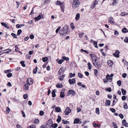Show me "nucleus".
Listing matches in <instances>:
<instances>
[{"instance_id": "1", "label": "nucleus", "mask_w": 128, "mask_h": 128, "mask_svg": "<svg viewBox=\"0 0 128 128\" xmlns=\"http://www.w3.org/2000/svg\"><path fill=\"white\" fill-rule=\"evenodd\" d=\"M68 28V25H66L64 26L62 29L60 30L59 32L62 37H64L66 35Z\"/></svg>"}, {"instance_id": "2", "label": "nucleus", "mask_w": 128, "mask_h": 128, "mask_svg": "<svg viewBox=\"0 0 128 128\" xmlns=\"http://www.w3.org/2000/svg\"><path fill=\"white\" fill-rule=\"evenodd\" d=\"M80 4L79 0H73L72 7L74 8H75L77 7Z\"/></svg>"}, {"instance_id": "3", "label": "nucleus", "mask_w": 128, "mask_h": 128, "mask_svg": "<svg viewBox=\"0 0 128 128\" xmlns=\"http://www.w3.org/2000/svg\"><path fill=\"white\" fill-rule=\"evenodd\" d=\"M90 56L91 58L93 63L96 62L97 59L95 55L94 54H90Z\"/></svg>"}, {"instance_id": "4", "label": "nucleus", "mask_w": 128, "mask_h": 128, "mask_svg": "<svg viewBox=\"0 0 128 128\" xmlns=\"http://www.w3.org/2000/svg\"><path fill=\"white\" fill-rule=\"evenodd\" d=\"M71 110L68 107H67L64 111L65 115H68L69 113L71 112Z\"/></svg>"}, {"instance_id": "5", "label": "nucleus", "mask_w": 128, "mask_h": 128, "mask_svg": "<svg viewBox=\"0 0 128 128\" xmlns=\"http://www.w3.org/2000/svg\"><path fill=\"white\" fill-rule=\"evenodd\" d=\"M27 84L29 85H32L33 83V81L32 79L31 78H28L27 81Z\"/></svg>"}, {"instance_id": "6", "label": "nucleus", "mask_w": 128, "mask_h": 128, "mask_svg": "<svg viewBox=\"0 0 128 128\" xmlns=\"http://www.w3.org/2000/svg\"><path fill=\"white\" fill-rule=\"evenodd\" d=\"M93 65L97 68H99L100 67V65L99 62H94L93 63Z\"/></svg>"}, {"instance_id": "7", "label": "nucleus", "mask_w": 128, "mask_h": 128, "mask_svg": "<svg viewBox=\"0 0 128 128\" xmlns=\"http://www.w3.org/2000/svg\"><path fill=\"white\" fill-rule=\"evenodd\" d=\"M120 52L118 50H116L115 51V53H114L113 55L116 57L119 58L120 56Z\"/></svg>"}, {"instance_id": "8", "label": "nucleus", "mask_w": 128, "mask_h": 128, "mask_svg": "<svg viewBox=\"0 0 128 128\" xmlns=\"http://www.w3.org/2000/svg\"><path fill=\"white\" fill-rule=\"evenodd\" d=\"M82 123V122L78 118L75 119L74 122V124L78 123L80 124Z\"/></svg>"}, {"instance_id": "9", "label": "nucleus", "mask_w": 128, "mask_h": 128, "mask_svg": "<svg viewBox=\"0 0 128 128\" xmlns=\"http://www.w3.org/2000/svg\"><path fill=\"white\" fill-rule=\"evenodd\" d=\"M75 94V92L72 90H70L68 92V96L71 94L72 95L74 96Z\"/></svg>"}, {"instance_id": "10", "label": "nucleus", "mask_w": 128, "mask_h": 128, "mask_svg": "<svg viewBox=\"0 0 128 128\" xmlns=\"http://www.w3.org/2000/svg\"><path fill=\"white\" fill-rule=\"evenodd\" d=\"M122 124L126 127H128V123H127L126 121L124 119L122 121Z\"/></svg>"}, {"instance_id": "11", "label": "nucleus", "mask_w": 128, "mask_h": 128, "mask_svg": "<svg viewBox=\"0 0 128 128\" xmlns=\"http://www.w3.org/2000/svg\"><path fill=\"white\" fill-rule=\"evenodd\" d=\"M68 82L70 84H74L76 83V80L74 78L72 80L70 79L68 80Z\"/></svg>"}, {"instance_id": "12", "label": "nucleus", "mask_w": 128, "mask_h": 128, "mask_svg": "<svg viewBox=\"0 0 128 128\" xmlns=\"http://www.w3.org/2000/svg\"><path fill=\"white\" fill-rule=\"evenodd\" d=\"M98 2L95 0V1H94L93 2V4L91 6V8H94L96 6V4H97Z\"/></svg>"}, {"instance_id": "13", "label": "nucleus", "mask_w": 128, "mask_h": 128, "mask_svg": "<svg viewBox=\"0 0 128 128\" xmlns=\"http://www.w3.org/2000/svg\"><path fill=\"white\" fill-rule=\"evenodd\" d=\"M108 22L110 23H114L113 18L112 17L109 18Z\"/></svg>"}, {"instance_id": "14", "label": "nucleus", "mask_w": 128, "mask_h": 128, "mask_svg": "<svg viewBox=\"0 0 128 128\" xmlns=\"http://www.w3.org/2000/svg\"><path fill=\"white\" fill-rule=\"evenodd\" d=\"M1 24L2 25L4 26L5 28H6L7 29L9 28V26H8L7 24L3 22H2L1 23Z\"/></svg>"}, {"instance_id": "15", "label": "nucleus", "mask_w": 128, "mask_h": 128, "mask_svg": "<svg viewBox=\"0 0 128 128\" xmlns=\"http://www.w3.org/2000/svg\"><path fill=\"white\" fill-rule=\"evenodd\" d=\"M106 78L108 79V80H109V81L110 82H111L112 81V78L110 77L109 74H107L106 76Z\"/></svg>"}, {"instance_id": "16", "label": "nucleus", "mask_w": 128, "mask_h": 128, "mask_svg": "<svg viewBox=\"0 0 128 128\" xmlns=\"http://www.w3.org/2000/svg\"><path fill=\"white\" fill-rule=\"evenodd\" d=\"M108 64L109 66H112L113 64L112 61L110 60H108Z\"/></svg>"}, {"instance_id": "17", "label": "nucleus", "mask_w": 128, "mask_h": 128, "mask_svg": "<svg viewBox=\"0 0 128 128\" xmlns=\"http://www.w3.org/2000/svg\"><path fill=\"white\" fill-rule=\"evenodd\" d=\"M56 91V90L55 89L54 90L52 91V97L53 98L55 97L56 96L55 94V92Z\"/></svg>"}, {"instance_id": "18", "label": "nucleus", "mask_w": 128, "mask_h": 128, "mask_svg": "<svg viewBox=\"0 0 128 128\" xmlns=\"http://www.w3.org/2000/svg\"><path fill=\"white\" fill-rule=\"evenodd\" d=\"M65 70H64V68L62 67L61 68L59 69L58 71V72L59 73V74H61V73L64 71Z\"/></svg>"}, {"instance_id": "19", "label": "nucleus", "mask_w": 128, "mask_h": 128, "mask_svg": "<svg viewBox=\"0 0 128 128\" xmlns=\"http://www.w3.org/2000/svg\"><path fill=\"white\" fill-rule=\"evenodd\" d=\"M60 8L62 10V12H64V3H63V4H61L60 5Z\"/></svg>"}, {"instance_id": "20", "label": "nucleus", "mask_w": 128, "mask_h": 128, "mask_svg": "<svg viewBox=\"0 0 128 128\" xmlns=\"http://www.w3.org/2000/svg\"><path fill=\"white\" fill-rule=\"evenodd\" d=\"M110 101L109 100H106L105 102V105L106 106H109L110 105Z\"/></svg>"}, {"instance_id": "21", "label": "nucleus", "mask_w": 128, "mask_h": 128, "mask_svg": "<svg viewBox=\"0 0 128 128\" xmlns=\"http://www.w3.org/2000/svg\"><path fill=\"white\" fill-rule=\"evenodd\" d=\"M56 86L58 88H62L63 87V85L62 83L58 84L56 85Z\"/></svg>"}, {"instance_id": "22", "label": "nucleus", "mask_w": 128, "mask_h": 128, "mask_svg": "<svg viewBox=\"0 0 128 128\" xmlns=\"http://www.w3.org/2000/svg\"><path fill=\"white\" fill-rule=\"evenodd\" d=\"M128 30L126 28H123L122 30V32L123 33H126L128 32Z\"/></svg>"}, {"instance_id": "23", "label": "nucleus", "mask_w": 128, "mask_h": 128, "mask_svg": "<svg viewBox=\"0 0 128 128\" xmlns=\"http://www.w3.org/2000/svg\"><path fill=\"white\" fill-rule=\"evenodd\" d=\"M55 110L57 112H59L61 110L60 108L59 107H56Z\"/></svg>"}, {"instance_id": "24", "label": "nucleus", "mask_w": 128, "mask_h": 128, "mask_svg": "<svg viewBox=\"0 0 128 128\" xmlns=\"http://www.w3.org/2000/svg\"><path fill=\"white\" fill-rule=\"evenodd\" d=\"M28 84H26L24 86V88L26 90H28V89L29 87Z\"/></svg>"}, {"instance_id": "25", "label": "nucleus", "mask_w": 128, "mask_h": 128, "mask_svg": "<svg viewBox=\"0 0 128 128\" xmlns=\"http://www.w3.org/2000/svg\"><path fill=\"white\" fill-rule=\"evenodd\" d=\"M80 17V14L79 13H77L75 19L76 20H78L79 18Z\"/></svg>"}, {"instance_id": "26", "label": "nucleus", "mask_w": 128, "mask_h": 128, "mask_svg": "<svg viewBox=\"0 0 128 128\" xmlns=\"http://www.w3.org/2000/svg\"><path fill=\"white\" fill-rule=\"evenodd\" d=\"M24 26V24H18L16 25V28H19L21 27Z\"/></svg>"}, {"instance_id": "27", "label": "nucleus", "mask_w": 128, "mask_h": 128, "mask_svg": "<svg viewBox=\"0 0 128 128\" xmlns=\"http://www.w3.org/2000/svg\"><path fill=\"white\" fill-rule=\"evenodd\" d=\"M122 94L124 95H125L126 94V91L123 88H122L121 90Z\"/></svg>"}, {"instance_id": "28", "label": "nucleus", "mask_w": 128, "mask_h": 128, "mask_svg": "<svg viewBox=\"0 0 128 128\" xmlns=\"http://www.w3.org/2000/svg\"><path fill=\"white\" fill-rule=\"evenodd\" d=\"M62 122L64 124H69V122L68 121L65 120H62Z\"/></svg>"}, {"instance_id": "29", "label": "nucleus", "mask_w": 128, "mask_h": 128, "mask_svg": "<svg viewBox=\"0 0 128 128\" xmlns=\"http://www.w3.org/2000/svg\"><path fill=\"white\" fill-rule=\"evenodd\" d=\"M38 70V67H36L35 68H34L33 70V73L34 74H36V73Z\"/></svg>"}, {"instance_id": "30", "label": "nucleus", "mask_w": 128, "mask_h": 128, "mask_svg": "<svg viewBox=\"0 0 128 128\" xmlns=\"http://www.w3.org/2000/svg\"><path fill=\"white\" fill-rule=\"evenodd\" d=\"M41 16L40 15H39L38 16L35 18V20H38L41 18Z\"/></svg>"}, {"instance_id": "31", "label": "nucleus", "mask_w": 128, "mask_h": 128, "mask_svg": "<svg viewBox=\"0 0 128 128\" xmlns=\"http://www.w3.org/2000/svg\"><path fill=\"white\" fill-rule=\"evenodd\" d=\"M6 51V52H4V53H8L9 52H11L12 50L10 49H6V50H3L2 51Z\"/></svg>"}, {"instance_id": "32", "label": "nucleus", "mask_w": 128, "mask_h": 128, "mask_svg": "<svg viewBox=\"0 0 128 128\" xmlns=\"http://www.w3.org/2000/svg\"><path fill=\"white\" fill-rule=\"evenodd\" d=\"M56 61L58 62L59 64H61L64 61L63 60H58L57 59Z\"/></svg>"}, {"instance_id": "33", "label": "nucleus", "mask_w": 128, "mask_h": 128, "mask_svg": "<svg viewBox=\"0 0 128 128\" xmlns=\"http://www.w3.org/2000/svg\"><path fill=\"white\" fill-rule=\"evenodd\" d=\"M11 35L12 36L14 37V38H18L17 36L15 34L13 33H12L11 34Z\"/></svg>"}, {"instance_id": "34", "label": "nucleus", "mask_w": 128, "mask_h": 128, "mask_svg": "<svg viewBox=\"0 0 128 128\" xmlns=\"http://www.w3.org/2000/svg\"><path fill=\"white\" fill-rule=\"evenodd\" d=\"M61 120V117L60 116H58V118L56 120V121L58 122L59 123Z\"/></svg>"}, {"instance_id": "35", "label": "nucleus", "mask_w": 128, "mask_h": 128, "mask_svg": "<svg viewBox=\"0 0 128 128\" xmlns=\"http://www.w3.org/2000/svg\"><path fill=\"white\" fill-rule=\"evenodd\" d=\"M88 69L90 70L92 67L90 63V62H88Z\"/></svg>"}, {"instance_id": "36", "label": "nucleus", "mask_w": 128, "mask_h": 128, "mask_svg": "<svg viewBox=\"0 0 128 128\" xmlns=\"http://www.w3.org/2000/svg\"><path fill=\"white\" fill-rule=\"evenodd\" d=\"M93 126L94 127L96 126L98 128H100V124H96V123H94L93 124Z\"/></svg>"}, {"instance_id": "37", "label": "nucleus", "mask_w": 128, "mask_h": 128, "mask_svg": "<svg viewBox=\"0 0 128 128\" xmlns=\"http://www.w3.org/2000/svg\"><path fill=\"white\" fill-rule=\"evenodd\" d=\"M58 126L57 124H52V127L53 128H56Z\"/></svg>"}, {"instance_id": "38", "label": "nucleus", "mask_w": 128, "mask_h": 128, "mask_svg": "<svg viewBox=\"0 0 128 128\" xmlns=\"http://www.w3.org/2000/svg\"><path fill=\"white\" fill-rule=\"evenodd\" d=\"M112 124L113 126V127L114 128H118L117 126L116 125V123L113 122L112 123Z\"/></svg>"}, {"instance_id": "39", "label": "nucleus", "mask_w": 128, "mask_h": 128, "mask_svg": "<svg viewBox=\"0 0 128 128\" xmlns=\"http://www.w3.org/2000/svg\"><path fill=\"white\" fill-rule=\"evenodd\" d=\"M62 59L66 61H68L69 60V58L68 57H66L65 56H63L62 57Z\"/></svg>"}, {"instance_id": "40", "label": "nucleus", "mask_w": 128, "mask_h": 128, "mask_svg": "<svg viewBox=\"0 0 128 128\" xmlns=\"http://www.w3.org/2000/svg\"><path fill=\"white\" fill-rule=\"evenodd\" d=\"M96 113L98 114H100V110L99 108H96Z\"/></svg>"}, {"instance_id": "41", "label": "nucleus", "mask_w": 128, "mask_h": 128, "mask_svg": "<svg viewBox=\"0 0 128 128\" xmlns=\"http://www.w3.org/2000/svg\"><path fill=\"white\" fill-rule=\"evenodd\" d=\"M25 62L24 61H22L20 62V63L21 64L22 66L23 67H25V65L24 64Z\"/></svg>"}, {"instance_id": "42", "label": "nucleus", "mask_w": 128, "mask_h": 128, "mask_svg": "<svg viewBox=\"0 0 128 128\" xmlns=\"http://www.w3.org/2000/svg\"><path fill=\"white\" fill-rule=\"evenodd\" d=\"M75 74L74 73L72 74V73H70V75L69 76V77L70 78H72V77H74L75 76Z\"/></svg>"}, {"instance_id": "43", "label": "nucleus", "mask_w": 128, "mask_h": 128, "mask_svg": "<svg viewBox=\"0 0 128 128\" xmlns=\"http://www.w3.org/2000/svg\"><path fill=\"white\" fill-rule=\"evenodd\" d=\"M64 96V92H60V96L62 98H63Z\"/></svg>"}, {"instance_id": "44", "label": "nucleus", "mask_w": 128, "mask_h": 128, "mask_svg": "<svg viewBox=\"0 0 128 128\" xmlns=\"http://www.w3.org/2000/svg\"><path fill=\"white\" fill-rule=\"evenodd\" d=\"M64 75H63L62 76H61L59 77V79L60 80H63L64 79Z\"/></svg>"}, {"instance_id": "45", "label": "nucleus", "mask_w": 128, "mask_h": 128, "mask_svg": "<svg viewBox=\"0 0 128 128\" xmlns=\"http://www.w3.org/2000/svg\"><path fill=\"white\" fill-rule=\"evenodd\" d=\"M48 59V58L46 57H45L42 58V60L44 62H45Z\"/></svg>"}, {"instance_id": "46", "label": "nucleus", "mask_w": 128, "mask_h": 128, "mask_svg": "<svg viewBox=\"0 0 128 128\" xmlns=\"http://www.w3.org/2000/svg\"><path fill=\"white\" fill-rule=\"evenodd\" d=\"M22 32V30H19L18 31L17 35L19 36Z\"/></svg>"}, {"instance_id": "47", "label": "nucleus", "mask_w": 128, "mask_h": 128, "mask_svg": "<svg viewBox=\"0 0 128 128\" xmlns=\"http://www.w3.org/2000/svg\"><path fill=\"white\" fill-rule=\"evenodd\" d=\"M128 106L127 104L126 103H124V109H127L128 108Z\"/></svg>"}, {"instance_id": "48", "label": "nucleus", "mask_w": 128, "mask_h": 128, "mask_svg": "<svg viewBox=\"0 0 128 128\" xmlns=\"http://www.w3.org/2000/svg\"><path fill=\"white\" fill-rule=\"evenodd\" d=\"M80 50L82 52H84L87 54L89 53V52L87 50H84L82 49H81Z\"/></svg>"}, {"instance_id": "49", "label": "nucleus", "mask_w": 128, "mask_h": 128, "mask_svg": "<svg viewBox=\"0 0 128 128\" xmlns=\"http://www.w3.org/2000/svg\"><path fill=\"white\" fill-rule=\"evenodd\" d=\"M62 4H63V2H61L60 1H58L56 2V4L57 5H60Z\"/></svg>"}, {"instance_id": "50", "label": "nucleus", "mask_w": 128, "mask_h": 128, "mask_svg": "<svg viewBox=\"0 0 128 128\" xmlns=\"http://www.w3.org/2000/svg\"><path fill=\"white\" fill-rule=\"evenodd\" d=\"M15 51L16 52H20V51H18V48L17 45H16L15 46Z\"/></svg>"}, {"instance_id": "51", "label": "nucleus", "mask_w": 128, "mask_h": 128, "mask_svg": "<svg viewBox=\"0 0 128 128\" xmlns=\"http://www.w3.org/2000/svg\"><path fill=\"white\" fill-rule=\"evenodd\" d=\"M117 84L119 86H120L121 84V81L120 80H118L117 82Z\"/></svg>"}, {"instance_id": "52", "label": "nucleus", "mask_w": 128, "mask_h": 128, "mask_svg": "<svg viewBox=\"0 0 128 128\" xmlns=\"http://www.w3.org/2000/svg\"><path fill=\"white\" fill-rule=\"evenodd\" d=\"M84 34V32L80 33L79 34V37L80 38H82L83 36V35Z\"/></svg>"}, {"instance_id": "53", "label": "nucleus", "mask_w": 128, "mask_h": 128, "mask_svg": "<svg viewBox=\"0 0 128 128\" xmlns=\"http://www.w3.org/2000/svg\"><path fill=\"white\" fill-rule=\"evenodd\" d=\"M110 110L113 113H114L116 112V110L113 108H110Z\"/></svg>"}, {"instance_id": "54", "label": "nucleus", "mask_w": 128, "mask_h": 128, "mask_svg": "<svg viewBox=\"0 0 128 128\" xmlns=\"http://www.w3.org/2000/svg\"><path fill=\"white\" fill-rule=\"evenodd\" d=\"M127 13H126L125 12H122L120 14V15L121 16H124L126 15H127V14H126Z\"/></svg>"}, {"instance_id": "55", "label": "nucleus", "mask_w": 128, "mask_h": 128, "mask_svg": "<svg viewBox=\"0 0 128 128\" xmlns=\"http://www.w3.org/2000/svg\"><path fill=\"white\" fill-rule=\"evenodd\" d=\"M124 41L126 43L128 42V37H126L124 39Z\"/></svg>"}, {"instance_id": "56", "label": "nucleus", "mask_w": 128, "mask_h": 128, "mask_svg": "<svg viewBox=\"0 0 128 128\" xmlns=\"http://www.w3.org/2000/svg\"><path fill=\"white\" fill-rule=\"evenodd\" d=\"M12 76V73H10L7 75V76L8 78L11 77Z\"/></svg>"}, {"instance_id": "57", "label": "nucleus", "mask_w": 128, "mask_h": 128, "mask_svg": "<svg viewBox=\"0 0 128 128\" xmlns=\"http://www.w3.org/2000/svg\"><path fill=\"white\" fill-rule=\"evenodd\" d=\"M40 115L41 116H43L44 114V112L42 111H40L39 113Z\"/></svg>"}, {"instance_id": "58", "label": "nucleus", "mask_w": 128, "mask_h": 128, "mask_svg": "<svg viewBox=\"0 0 128 128\" xmlns=\"http://www.w3.org/2000/svg\"><path fill=\"white\" fill-rule=\"evenodd\" d=\"M10 108L8 107H7L6 111L8 112L7 113H8L10 112Z\"/></svg>"}, {"instance_id": "59", "label": "nucleus", "mask_w": 128, "mask_h": 128, "mask_svg": "<svg viewBox=\"0 0 128 128\" xmlns=\"http://www.w3.org/2000/svg\"><path fill=\"white\" fill-rule=\"evenodd\" d=\"M78 76L79 77L82 78L83 77L82 75L80 73H79L78 74Z\"/></svg>"}, {"instance_id": "60", "label": "nucleus", "mask_w": 128, "mask_h": 128, "mask_svg": "<svg viewBox=\"0 0 128 128\" xmlns=\"http://www.w3.org/2000/svg\"><path fill=\"white\" fill-rule=\"evenodd\" d=\"M73 25L74 24L72 22L70 24V27L72 29H74L75 28L74 26Z\"/></svg>"}, {"instance_id": "61", "label": "nucleus", "mask_w": 128, "mask_h": 128, "mask_svg": "<svg viewBox=\"0 0 128 128\" xmlns=\"http://www.w3.org/2000/svg\"><path fill=\"white\" fill-rule=\"evenodd\" d=\"M36 126L34 125H32V126H29L28 127V128H35Z\"/></svg>"}, {"instance_id": "62", "label": "nucleus", "mask_w": 128, "mask_h": 128, "mask_svg": "<svg viewBox=\"0 0 128 128\" xmlns=\"http://www.w3.org/2000/svg\"><path fill=\"white\" fill-rule=\"evenodd\" d=\"M127 74L126 73H124L122 74V77L123 78H125L126 77Z\"/></svg>"}, {"instance_id": "63", "label": "nucleus", "mask_w": 128, "mask_h": 128, "mask_svg": "<svg viewBox=\"0 0 128 128\" xmlns=\"http://www.w3.org/2000/svg\"><path fill=\"white\" fill-rule=\"evenodd\" d=\"M60 28H60V26H59L58 27V28H57L56 29V33H57L58 32V31H59V30H60Z\"/></svg>"}, {"instance_id": "64", "label": "nucleus", "mask_w": 128, "mask_h": 128, "mask_svg": "<svg viewBox=\"0 0 128 128\" xmlns=\"http://www.w3.org/2000/svg\"><path fill=\"white\" fill-rule=\"evenodd\" d=\"M124 66L127 67L128 66V62L126 61H125L124 63Z\"/></svg>"}]
</instances>
